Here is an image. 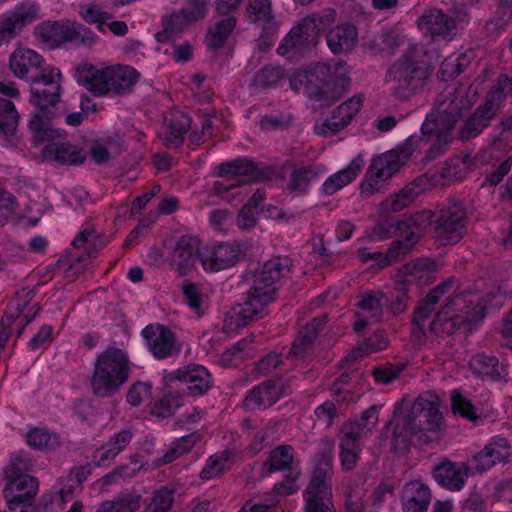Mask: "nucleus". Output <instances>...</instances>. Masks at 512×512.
I'll use <instances>...</instances> for the list:
<instances>
[{
    "label": "nucleus",
    "instance_id": "f257e3e1",
    "mask_svg": "<svg viewBox=\"0 0 512 512\" xmlns=\"http://www.w3.org/2000/svg\"><path fill=\"white\" fill-rule=\"evenodd\" d=\"M44 58L38 52L24 47L17 48L9 58V67L13 74L32 83L30 103L35 111L29 120V129L36 143L53 140L59 136L51 127L54 108L60 99V80L62 74L57 67L42 68Z\"/></svg>",
    "mask_w": 512,
    "mask_h": 512
},
{
    "label": "nucleus",
    "instance_id": "f03ea898",
    "mask_svg": "<svg viewBox=\"0 0 512 512\" xmlns=\"http://www.w3.org/2000/svg\"><path fill=\"white\" fill-rule=\"evenodd\" d=\"M456 115L447 110H431L420 127L421 135H410L395 150L373 160L370 170L378 179L386 180L400 171L416 150L425 149V159L434 160L445 153L453 140Z\"/></svg>",
    "mask_w": 512,
    "mask_h": 512
},
{
    "label": "nucleus",
    "instance_id": "7ed1b4c3",
    "mask_svg": "<svg viewBox=\"0 0 512 512\" xmlns=\"http://www.w3.org/2000/svg\"><path fill=\"white\" fill-rule=\"evenodd\" d=\"M509 457V440L501 435H495L482 450L472 456L470 461L473 466L466 461H453L444 457L433 466L431 475L439 487L456 493L464 489L471 475L483 474L497 464L507 463Z\"/></svg>",
    "mask_w": 512,
    "mask_h": 512
},
{
    "label": "nucleus",
    "instance_id": "20e7f679",
    "mask_svg": "<svg viewBox=\"0 0 512 512\" xmlns=\"http://www.w3.org/2000/svg\"><path fill=\"white\" fill-rule=\"evenodd\" d=\"M213 175L221 178L212 184L214 194L230 200L242 184L284 181L287 168L285 165H266L247 156H238L216 165Z\"/></svg>",
    "mask_w": 512,
    "mask_h": 512
},
{
    "label": "nucleus",
    "instance_id": "39448f33",
    "mask_svg": "<svg viewBox=\"0 0 512 512\" xmlns=\"http://www.w3.org/2000/svg\"><path fill=\"white\" fill-rule=\"evenodd\" d=\"M432 68L421 50L410 47L387 69L386 80L393 83L392 96L400 101L420 95L427 88Z\"/></svg>",
    "mask_w": 512,
    "mask_h": 512
},
{
    "label": "nucleus",
    "instance_id": "423d86ee",
    "mask_svg": "<svg viewBox=\"0 0 512 512\" xmlns=\"http://www.w3.org/2000/svg\"><path fill=\"white\" fill-rule=\"evenodd\" d=\"M131 364L128 352L119 347L109 346L98 353L90 378L93 395L99 398L117 395L129 380Z\"/></svg>",
    "mask_w": 512,
    "mask_h": 512
},
{
    "label": "nucleus",
    "instance_id": "0eeeda50",
    "mask_svg": "<svg viewBox=\"0 0 512 512\" xmlns=\"http://www.w3.org/2000/svg\"><path fill=\"white\" fill-rule=\"evenodd\" d=\"M139 77V72L129 65L98 68L85 63L76 69L78 84L96 97L126 94L138 82Z\"/></svg>",
    "mask_w": 512,
    "mask_h": 512
},
{
    "label": "nucleus",
    "instance_id": "6e6552de",
    "mask_svg": "<svg viewBox=\"0 0 512 512\" xmlns=\"http://www.w3.org/2000/svg\"><path fill=\"white\" fill-rule=\"evenodd\" d=\"M310 74L315 80H308L305 92L321 108L332 106L350 85L346 63L343 61L317 63Z\"/></svg>",
    "mask_w": 512,
    "mask_h": 512
},
{
    "label": "nucleus",
    "instance_id": "1a4fd4ad",
    "mask_svg": "<svg viewBox=\"0 0 512 512\" xmlns=\"http://www.w3.org/2000/svg\"><path fill=\"white\" fill-rule=\"evenodd\" d=\"M333 462L334 448L331 444L315 453L311 479L303 492L305 512H335L331 484Z\"/></svg>",
    "mask_w": 512,
    "mask_h": 512
},
{
    "label": "nucleus",
    "instance_id": "9d476101",
    "mask_svg": "<svg viewBox=\"0 0 512 512\" xmlns=\"http://www.w3.org/2000/svg\"><path fill=\"white\" fill-rule=\"evenodd\" d=\"M335 18L336 11L333 8H325L306 15L282 39L277 53L288 56L303 52L309 46L316 44L320 34L332 26Z\"/></svg>",
    "mask_w": 512,
    "mask_h": 512
},
{
    "label": "nucleus",
    "instance_id": "9b49d317",
    "mask_svg": "<svg viewBox=\"0 0 512 512\" xmlns=\"http://www.w3.org/2000/svg\"><path fill=\"white\" fill-rule=\"evenodd\" d=\"M397 229L399 237L385 254L381 251L363 252L362 260L376 262L378 268L383 269L409 254L423 234L422 225L414 216H409L397 221Z\"/></svg>",
    "mask_w": 512,
    "mask_h": 512
},
{
    "label": "nucleus",
    "instance_id": "f8f14e48",
    "mask_svg": "<svg viewBox=\"0 0 512 512\" xmlns=\"http://www.w3.org/2000/svg\"><path fill=\"white\" fill-rule=\"evenodd\" d=\"M467 212L462 202L448 200L434 215L433 225L442 245L456 244L466 232Z\"/></svg>",
    "mask_w": 512,
    "mask_h": 512
},
{
    "label": "nucleus",
    "instance_id": "ddd939ff",
    "mask_svg": "<svg viewBox=\"0 0 512 512\" xmlns=\"http://www.w3.org/2000/svg\"><path fill=\"white\" fill-rule=\"evenodd\" d=\"M291 275V260L288 257H274L266 261L252 276L254 292L262 294L263 301H274L278 285Z\"/></svg>",
    "mask_w": 512,
    "mask_h": 512
},
{
    "label": "nucleus",
    "instance_id": "4468645a",
    "mask_svg": "<svg viewBox=\"0 0 512 512\" xmlns=\"http://www.w3.org/2000/svg\"><path fill=\"white\" fill-rule=\"evenodd\" d=\"M455 289L454 279H447L435 286L426 297L420 301L414 309L411 321V337L418 344H423L427 340L426 322L435 311L436 305L440 299L450 295Z\"/></svg>",
    "mask_w": 512,
    "mask_h": 512
},
{
    "label": "nucleus",
    "instance_id": "2eb2a0df",
    "mask_svg": "<svg viewBox=\"0 0 512 512\" xmlns=\"http://www.w3.org/2000/svg\"><path fill=\"white\" fill-rule=\"evenodd\" d=\"M246 250V245L239 240L217 242L205 246L200 254V262L207 273H218L234 267Z\"/></svg>",
    "mask_w": 512,
    "mask_h": 512
},
{
    "label": "nucleus",
    "instance_id": "dca6fc26",
    "mask_svg": "<svg viewBox=\"0 0 512 512\" xmlns=\"http://www.w3.org/2000/svg\"><path fill=\"white\" fill-rule=\"evenodd\" d=\"M140 334L145 348L155 360L161 361L175 357L181 351V344L178 342L175 332L164 324H148Z\"/></svg>",
    "mask_w": 512,
    "mask_h": 512
},
{
    "label": "nucleus",
    "instance_id": "f3484780",
    "mask_svg": "<svg viewBox=\"0 0 512 512\" xmlns=\"http://www.w3.org/2000/svg\"><path fill=\"white\" fill-rule=\"evenodd\" d=\"M6 480L3 490L6 512H33L32 505L39 488L38 480L31 475L6 477Z\"/></svg>",
    "mask_w": 512,
    "mask_h": 512
},
{
    "label": "nucleus",
    "instance_id": "a211bd4d",
    "mask_svg": "<svg viewBox=\"0 0 512 512\" xmlns=\"http://www.w3.org/2000/svg\"><path fill=\"white\" fill-rule=\"evenodd\" d=\"M444 309L448 311L456 331H460L465 330L466 326L482 321L486 317L488 303L483 296H477L475 299L464 296L449 300Z\"/></svg>",
    "mask_w": 512,
    "mask_h": 512
},
{
    "label": "nucleus",
    "instance_id": "6ab92c4d",
    "mask_svg": "<svg viewBox=\"0 0 512 512\" xmlns=\"http://www.w3.org/2000/svg\"><path fill=\"white\" fill-rule=\"evenodd\" d=\"M42 39L53 46H61L67 42L91 44L95 34L83 25H72L60 21L48 22L39 27Z\"/></svg>",
    "mask_w": 512,
    "mask_h": 512
},
{
    "label": "nucleus",
    "instance_id": "aec40b11",
    "mask_svg": "<svg viewBox=\"0 0 512 512\" xmlns=\"http://www.w3.org/2000/svg\"><path fill=\"white\" fill-rule=\"evenodd\" d=\"M260 292H254L250 287L243 303L232 306L225 318L226 324L233 325L234 328L247 326L256 318L262 317L265 307L273 301H263Z\"/></svg>",
    "mask_w": 512,
    "mask_h": 512
},
{
    "label": "nucleus",
    "instance_id": "412c9836",
    "mask_svg": "<svg viewBox=\"0 0 512 512\" xmlns=\"http://www.w3.org/2000/svg\"><path fill=\"white\" fill-rule=\"evenodd\" d=\"M325 172L321 163L292 164L284 189L295 196H305Z\"/></svg>",
    "mask_w": 512,
    "mask_h": 512
},
{
    "label": "nucleus",
    "instance_id": "4be33fe9",
    "mask_svg": "<svg viewBox=\"0 0 512 512\" xmlns=\"http://www.w3.org/2000/svg\"><path fill=\"white\" fill-rule=\"evenodd\" d=\"M38 7L31 2H24L0 15V46L9 42L16 35V30L36 19Z\"/></svg>",
    "mask_w": 512,
    "mask_h": 512
},
{
    "label": "nucleus",
    "instance_id": "5701e85b",
    "mask_svg": "<svg viewBox=\"0 0 512 512\" xmlns=\"http://www.w3.org/2000/svg\"><path fill=\"white\" fill-rule=\"evenodd\" d=\"M418 27L434 40H452L456 31L454 19L438 8L425 10L418 19Z\"/></svg>",
    "mask_w": 512,
    "mask_h": 512
},
{
    "label": "nucleus",
    "instance_id": "b1692460",
    "mask_svg": "<svg viewBox=\"0 0 512 512\" xmlns=\"http://www.w3.org/2000/svg\"><path fill=\"white\" fill-rule=\"evenodd\" d=\"M175 379L186 385L187 394L200 397L212 387L209 370L200 364H189L175 371Z\"/></svg>",
    "mask_w": 512,
    "mask_h": 512
},
{
    "label": "nucleus",
    "instance_id": "393cba45",
    "mask_svg": "<svg viewBox=\"0 0 512 512\" xmlns=\"http://www.w3.org/2000/svg\"><path fill=\"white\" fill-rule=\"evenodd\" d=\"M200 241L191 234L180 236L173 248V262L179 275L191 272L197 258L200 259Z\"/></svg>",
    "mask_w": 512,
    "mask_h": 512
},
{
    "label": "nucleus",
    "instance_id": "a878e982",
    "mask_svg": "<svg viewBox=\"0 0 512 512\" xmlns=\"http://www.w3.org/2000/svg\"><path fill=\"white\" fill-rule=\"evenodd\" d=\"M407 416L414 419L417 429L420 431L435 432L439 429L443 415L436 402L427 400H416L409 410Z\"/></svg>",
    "mask_w": 512,
    "mask_h": 512
},
{
    "label": "nucleus",
    "instance_id": "bb28decb",
    "mask_svg": "<svg viewBox=\"0 0 512 512\" xmlns=\"http://www.w3.org/2000/svg\"><path fill=\"white\" fill-rule=\"evenodd\" d=\"M281 397L279 381L268 379L254 386L246 395V406L253 410H264L274 405Z\"/></svg>",
    "mask_w": 512,
    "mask_h": 512
},
{
    "label": "nucleus",
    "instance_id": "cd10ccee",
    "mask_svg": "<svg viewBox=\"0 0 512 512\" xmlns=\"http://www.w3.org/2000/svg\"><path fill=\"white\" fill-rule=\"evenodd\" d=\"M431 502L430 488L419 480L405 484L401 494L403 512H426Z\"/></svg>",
    "mask_w": 512,
    "mask_h": 512
},
{
    "label": "nucleus",
    "instance_id": "c85d7f7f",
    "mask_svg": "<svg viewBox=\"0 0 512 512\" xmlns=\"http://www.w3.org/2000/svg\"><path fill=\"white\" fill-rule=\"evenodd\" d=\"M363 96L355 95L335 108L331 116L324 121V127L336 134L345 129L363 106Z\"/></svg>",
    "mask_w": 512,
    "mask_h": 512
},
{
    "label": "nucleus",
    "instance_id": "c756f323",
    "mask_svg": "<svg viewBox=\"0 0 512 512\" xmlns=\"http://www.w3.org/2000/svg\"><path fill=\"white\" fill-rule=\"evenodd\" d=\"M42 155L61 165H80L86 160V155L81 148L67 142L46 144L42 149Z\"/></svg>",
    "mask_w": 512,
    "mask_h": 512
},
{
    "label": "nucleus",
    "instance_id": "7c9ffc66",
    "mask_svg": "<svg viewBox=\"0 0 512 512\" xmlns=\"http://www.w3.org/2000/svg\"><path fill=\"white\" fill-rule=\"evenodd\" d=\"M361 160L353 159L346 167L331 174L319 188L322 196H332L351 182H353L361 171Z\"/></svg>",
    "mask_w": 512,
    "mask_h": 512
},
{
    "label": "nucleus",
    "instance_id": "2f4dec72",
    "mask_svg": "<svg viewBox=\"0 0 512 512\" xmlns=\"http://www.w3.org/2000/svg\"><path fill=\"white\" fill-rule=\"evenodd\" d=\"M360 437L357 427H344L340 437V462L344 471H352L359 459Z\"/></svg>",
    "mask_w": 512,
    "mask_h": 512
},
{
    "label": "nucleus",
    "instance_id": "473e14b6",
    "mask_svg": "<svg viewBox=\"0 0 512 512\" xmlns=\"http://www.w3.org/2000/svg\"><path fill=\"white\" fill-rule=\"evenodd\" d=\"M357 29L351 23L331 28L326 35L327 45L333 54L350 51L357 42Z\"/></svg>",
    "mask_w": 512,
    "mask_h": 512
},
{
    "label": "nucleus",
    "instance_id": "72a5a7b5",
    "mask_svg": "<svg viewBox=\"0 0 512 512\" xmlns=\"http://www.w3.org/2000/svg\"><path fill=\"white\" fill-rule=\"evenodd\" d=\"M235 456L233 449H224L210 455L200 471V478L208 481L223 476L233 467Z\"/></svg>",
    "mask_w": 512,
    "mask_h": 512
},
{
    "label": "nucleus",
    "instance_id": "f704fd0d",
    "mask_svg": "<svg viewBox=\"0 0 512 512\" xmlns=\"http://www.w3.org/2000/svg\"><path fill=\"white\" fill-rule=\"evenodd\" d=\"M495 116L479 105L464 121L458 132L461 141H469L478 137L484 129L490 126Z\"/></svg>",
    "mask_w": 512,
    "mask_h": 512
},
{
    "label": "nucleus",
    "instance_id": "c9c22d12",
    "mask_svg": "<svg viewBox=\"0 0 512 512\" xmlns=\"http://www.w3.org/2000/svg\"><path fill=\"white\" fill-rule=\"evenodd\" d=\"M511 91L512 78L506 74H501L494 81L480 105L496 116L498 110L505 104V101Z\"/></svg>",
    "mask_w": 512,
    "mask_h": 512
},
{
    "label": "nucleus",
    "instance_id": "e433bc0d",
    "mask_svg": "<svg viewBox=\"0 0 512 512\" xmlns=\"http://www.w3.org/2000/svg\"><path fill=\"white\" fill-rule=\"evenodd\" d=\"M162 30L157 32L155 38L159 43H168L175 40L190 22V16L183 9L162 17Z\"/></svg>",
    "mask_w": 512,
    "mask_h": 512
},
{
    "label": "nucleus",
    "instance_id": "4c0bfd02",
    "mask_svg": "<svg viewBox=\"0 0 512 512\" xmlns=\"http://www.w3.org/2000/svg\"><path fill=\"white\" fill-rule=\"evenodd\" d=\"M237 19L234 16H227L208 28L205 44L211 51L220 50L234 31Z\"/></svg>",
    "mask_w": 512,
    "mask_h": 512
},
{
    "label": "nucleus",
    "instance_id": "58836bf2",
    "mask_svg": "<svg viewBox=\"0 0 512 512\" xmlns=\"http://www.w3.org/2000/svg\"><path fill=\"white\" fill-rule=\"evenodd\" d=\"M326 316L314 318L294 340L290 353L295 357H304L315 343L320 330L326 325Z\"/></svg>",
    "mask_w": 512,
    "mask_h": 512
},
{
    "label": "nucleus",
    "instance_id": "ea45409f",
    "mask_svg": "<svg viewBox=\"0 0 512 512\" xmlns=\"http://www.w3.org/2000/svg\"><path fill=\"white\" fill-rule=\"evenodd\" d=\"M295 457L296 452L291 445L281 444L269 452L263 466L269 473L289 471L293 467Z\"/></svg>",
    "mask_w": 512,
    "mask_h": 512
},
{
    "label": "nucleus",
    "instance_id": "a19ab883",
    "mask_svg": "<svg viewBox=\"0 0 512 512\" xmlns=\"http://www.w3.org/2000/svg\"><path fill=\"white\" fill-rule=\"evenodd\" d=\"M27 445L39 451H54L60 445V436L45 426L30 428L26 434Z\"/></svg>",
    "mask_w": 512,
    "mask_h": 512
},
{
    "label": "nucleus",
    "instance_id": "79ce46f5",
    "mask_svg": "<svg viewBox=\"0 0 512 512\" xmlns=\"http://www.w3.org/2000/svg\"><path fill=\"white\" fill-rule=\"evenodd\" d=\"M469 365L474 374L492 381H499L502 378L499 360L493 355L486 353H477L469 361Z\"/></svg>",
    "mask_w": 512,
    "mask_h": 512
},
{
    "label": "nucleus",
    "instance_id": "37998d69",
    "mask_svg": "<svg viewBox=\"0 0 512 512\" xmlns=\"http://www.w3.org/2000/svg\"><path fill=\"white\" fill-rule=\"evenodd\" d=\"M451 409L455 415L465 420L476 423L481 419L479 409L472 403L471 399L463 393L460 388L450 391Z\"/></svg>",
    "mask_w": 512,
    "mask_h": 512
},
{
    "label": "nucleus",
    "instance_id": "c03bdc74",
    "mask_svg": "<svg viewBox=\"0 0 512 512\" xmlns=\"http://www.w3.org/2000/svg\"><path fill=\"white\" fill-rule=\"evenodd\" d=\"M271 0H248L246 14L247 19L259 26L263 31L274 26V16L272 15Z\"/></svg>",
    "mask_w": 512,
    "mask_h": 512
},
{
    "label": "nucleus",
    "instance_id": "a18cd8bd",
    "mask_svg": "<svg viewBox=\"0 0 512 512\" xmlns=\"http://www.w3.org/2000/svg\"><path fill=\"white\" fill-rule=\"evenodd\" d=\"M384 299V292L366 290L360 294L357 307L363 312H368L370 319L377 322L383 315Z\"/></svg>",
    "mask_w": 512,
    "mask_h": 512
},
{
    "label": "nucleus",
    "instance_id": "49530a36",
    "mask_svg": "<svg viewBox=\"0 0 512 512\" xmlns=\"http://www.w3.org/2000/svg\"><path fill=\"white\" fill-rule=\"evenodd\" d=\"M417 423L406 415L403 425L396 424L392 435V448L397 453H405L410 449L412 437L416 434Z\"/></svg>",
    "mask_w": 512,
    "mask_h": 512
},
{
    "label": "nucleus",
    "instance_id": "de8ad7c7",
    "mask_svg": "<svg viewBox=\"0 0 512 512\" xmlns=\"http://www.w3.org/2000/svg\"><path fill=\"white\" fill-rule=\"evenodd\" d=\"M294 117L287 110H272L260 117L259 126L262 131H284L291 127Z\"/></svg>",
    "mask_w": 512,
    "mask_h": 512
},
{
    "label": "nucleus",
    "instance_id": "09e8293b",
    "mask_svg": "<svg viewBox=\"0 0 512 512\" xmlns=\"http://www.w3.org/2000/svg\"><path fill=\"white\" fill-rule=\"evenodd\" d=\"M409 289L405 282H396L393 289L385 293L384 307L398 315L406 309Z\"/></svg>",
    "mask_w": 512,
    "mask_h": 512
},
{
    "label": "nucleus",
    "instance_id": "8fccbe9b",
    "mask_svg": "<svg viewBox=\"0 0 512 512\" xmlns=\"http://www.w3.org/2000/svg\"><path fill=\"white\" fill-rule=\"evenodd\" d=\"M19 120V114L11 100L0 98V135L14 134Z\"/></svg>",
    "mask_w": 512,
    "mask_h": 512
},
{
    "label": "nucleus",
    "instance_id": "3c124183",
    "mask_svg": "<svg viewBox=\"0 0 512 512\" xmlns=\"http://www.w3.org/2000/svg\"><path fill=\"white\" fill-rule=\"evenodd\" d=\"M437 263L429 257H420L407 263L404 267V273L409 277L408 281H415L423 278L425 275L435 272Z\"/></svg>",
    "mask_w": 512,
    "mask_h": 512
},
{
    "label": "nucleus",
    "instance_id": "603ef678",
    "mask_svg": "<svg viewBox=\"0 0 512 512\" xmlns=\"http://www.w3.org/2000/svg\"><path fill=\"white\" fill-rule=\"evenodd\" d=\"M204 118L201 121V130H191L189 140L193 145H200L211 138L215 133L213 119L217 116L215 109H205Z\"/></svg>",
    "mask_w": 512,
    "mask_h": 512
},
{
    "label": "nucleus",
    "instance_id": "864d4df0",
    "mask_svg": "<svg viewBox=\"0 0 512 512\" xmlns=\"http://www.w3.org/2000/svg\"><path fill=\"white\" fill-rule=\"evenodd\" d=\"M174 503V490L163 486L155 491L147 512H171Z\"/></svg>",
    "mask_w": 512,
    "mask_h": 512
},
{
    "label": "nucleus",
    "instance_id": "5fc2aeb1",
    "mask_svg": "<svg viewBox=\"0 0 512 512\" xmlns=\"http://www.w3.org/2000/svg\"><path fill=\"white\" fill-rule=\"evenodd\" d=\"M103 507L108 512H135L140 507V496L125 494L117 497L114 501H105Z\"/></svg>",
    "mask_w": 512,
    "mask_h": 512
},
{
    "label": "nucleus",
    "instance_id": "6e6d98bb",
    "mask_svg": "<svg viewBox=\"0 0 512 512\" xmlns=\"http://www.w3.org/2000/svg\"><path fill=\"white\" fill-rule=\"evenodd\" d=\"M512 20V0H498L491 23L498 31H504Z\"/></svg>",
    "mask_w": 512,
    "mask_h": 512
},
{
    "label": "nucleus",
    "instance_id": "4d7b16f0",
    "mask_svg": "<svg viewBox=\"0 0 512 512\" xmlns=\"http://www.w3.org/2000/svg\"><path fill=\"white\" fill-rule=\"evenodd\" d=\"M81 16L88 24H95L100 32H105L106 21L111 18V15L96 5L90 4L81 8Z\"/></svg>",
    "mask_w": 512,
    "mask_h": 512
},
{
    "label": "nucleus",
    "instance_id": "13d9d810",
    "mask_svg": "<svg viewBox=\"0 0 512 512\" xmlns=\"http://www.w3.org/2000/svg\"><path fill=\"white\" fill-rule=\"evenodd\" d=\"M428 332L432 336L442 337L443 335H452L456 333L454 322L450 320L448 311L445 309L440 312L436 318L428 325Z\"/></svg>",
    "mask_w": 512,
    "mask_h": 512
},
{
    "label": "nucleus",
    "instance_id": "bf43d9fd",
    "mask_svg": "<svg viewBox=\"0 0 512 512\" xmlns=\"http://www.w3.org/2000/svg\"><path fill=\"white\" fill-rule=\"evenodd\" d=\"M416 196L414 188L406 186L386 200L387 208L391 212H399L413 202Z\"/></svg>",
    "mask_w": 512,
    "mask_h": 512
},
{
    "label": "nucleus",
    "instance_id": "052dcab7",
    "mask_svg": "<svg viewBox=\"0 0 512 512\" xmlns=\"http://www.w3.org/2000/svg\"><path fill=\"white\" fill-rule=\"evenodd\" d=\"M182 294L189 308L199 314L202 310V298L199 286L190 280H184L182 283Z\"/></svg>",
    "mask_w": 512,
    "mask_h": 512
},
{
    "label": "nucleus",
    "instance_id": "680f3d73",
    "mask_svg": "<svg viewBox=\"0 0 512 512\" xmlns=\"http://www.w3.org/2000/svg\"><path fill=\"white\" fill-rule=\"evenodd\" d=\"M281 79V70L277 67L267 65L263 67L255 76V84L262 90H267L275 86Z\"/></svg>",
    "mask_w": 512,
    "mask_h": 512
},
{
    "label": "nucleus",
    "instance_id": "e2e57ef3",
    "mask_svg": "<svg viewBox=\"0 0 512 512\" xmlns=\"http://www.w3.org/2000/svg\"><path fill=\"white\" fill-rule=\"evenodd\" d=\"M379 411L380 406L372 405L362 412L359 420L354 423H349L344 427H357V429H359V437H361V433L364 429L371 430L376 425L379 418Z\"/></svg>",
    "mask_w": 512,
    "mask_h": 512
},
{
    "label": "nucleus",
    "instance_id": "0e129e2a",
    "mask_svg": "<svg viewBox=\"0 0 512 512\" xmlns=\"http://www.w3.org/2000/svg\"><path fill=\"white\" fill-rule=\"evenodd\" d=\"M512 168V158L508 157L497 165H494L490 171L485 174L484 184L494 187L497 186Z\"/></svg>",
    "mask_w": 512,
    "mask_h": 512
},
{
    "label": "nucleus",
    "instance_id": "69168bd1",
    "mask_svg": "<svg viewBox=\"0 0 512 512\" xmlns=\"http://www.w3.org/2000/svg\"><path fill=\"white\" fill-rule=\"evenodd\" d=\"M152 385L149 382H136L130 386L126 401L132 406H139L151 394Z\"/></svg>",
    "mask_w": 512,
    "mask_h": 512
},
{
    "label": "nucleus",
    "instance_id": "338daca9",
    "mask_svg": "<svg viewBox=\"0 0 512 512\" xmlns=\"http://www.w3.org/2000/svg\"><path fill=\"white\" fill-rule=\"evenodd\" d=\"M283 361L282 354L279 352H269L261 357L255 364V370L261 375H267L273 372Z\"/></svg>",
    "mask_w": 512,
    "mask_h": 512
},
{
    "label": "nucleus",
    "instance_id": "774afa93",
    "mask_svg": "<svg viewBox=\"0 0 512 512\" xmlns=\"http://www.w3.org/2000/svg\"><path fill=\"white\" fill-rule=\"evenodd\" d=\"M440 175L447 180L461 181L465 176L464 163L458 158L449 159L441 168Z\"/></svg>",
    "mask_w": 512,
    "mask_h": 512
}]
</instances>
